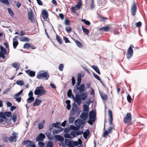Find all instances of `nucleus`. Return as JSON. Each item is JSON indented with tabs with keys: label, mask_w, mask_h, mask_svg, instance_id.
<instances>
[{
	"label": "nucleus",
	"mask_w": 147,
	"mask_h": 147,
	"mask_svg": "<svg viewBox=\"0 0 147 147\" xmlns=\"http://www.w3.org/2000/svg\"><path fill=\"white\" fill-rule=\"evenodd\" d=\"M23 92V90H21L19 92H18V93L14 95V97H17L19 96Z\"/></svg>",
	"instance_id": "3c124183"
},
{
	"label": "nucleus",
	"mask_w": 147,
	"mask_h": 147,
	"mask_svg": "<svg viewBox=\"0 0 147 147\" xmlns=\"http://www.w3.org/2000/svg\"><path fill=\"white\" fill-rule=\"evenodd\" d=\"M45 135L42 133H40L37 136L36 140L37 141H43V139L45 138Z\"/></svg>",
	"instance_id": "4468645a"
},
{
	"label": "nucleus",
	"mask_w": 147,
	"mask_h": 147,
	"mask_svg": "<svg viewBox=\"0 0 147 147\" xmlns=\"http://www.w3.org/2000/svg\"><path fill=\"white\" fill-rule=\"evenodd\" d=\"M12 113L10 112H5V116L8 117H11V116Z\"/></svg>",
	"instance_id": "c03bdc74"
},
{
	"label": "nucleus",
	"mask_w": 147,
	"mask_h": 147,
	"mask_svg": "<svg viewBox=\"0 0 147 147\" xmlns=\"http://www.w3.org/2000/svg\"><path fill=\"white\" fill-rule=\"evenodd\" d=\"M63 39L66 43H67L70 42V41L68 40V39L66 37L64 36Z\"/></svg>",
	"instance_id": "680f3d73"
},
{
	"label": "nucleus",
	"mask_w": 147,
	"mask_h": 147,
	"mask_svg": "<svg viewBox=\"0 0 147 147\" xmlns=\"http://www.w3.org/2000/svg\"><path fill=\"white\" fill-rule=\"evenodd\" d=\"M1 51V53H3L4 54L6 55L7 54V51L6 49L3 47V46H1L0 47Z\"/></svg>",
	"instance_id": "7c9ffc66"
},
{
	"label": "nucleus",
	"mask_w": 147,
	"mask_h": 147,
	"mask_svg": "<svg viewBox=\"0 0 147 147\" xmlns=\"http://www.w3.org/2000/svg\"><path fill=\"white\" fill-rule=\"evenodd\" d=\"M65 29L67 32L68 33H70L72 31V29L70 27H66Z\"/></svg>",
	"instance_id": "09e8293b"
},
{
	"label": "nucleus",
	"mask_w": 147,
	"mask_h": 147,
	"mask_svg": "<svg viewBox=\"0 0 147 147\" xmlns=\"http://www.w3.org/2000/svg\"><path fill=\"white\" fill-rule=\"evenodd\" d=\"M64 67V65L63 64H60L59 66V70L61 71H63Z\"/></svg>",
	"instance_id": "603ef678"
},
{
	"label": "nucleus",
	"mask_w": 147,
	"mask_h": 147,
	"mask_svg": "<svg viewBox=\"0 0 147 147\" xmlns=\"http://www.w3.org/2000/svg\"><path fill=\"white\" fill-rule=\"evenodd\" d=\"M75 42L78 47H82V45L80 41L78 40H76Z\"/></svg>",
	"instance_id": "37998d69"
},
{
	"label": "nucleus",
	"mask_w": 147,
	"mask_h": 147,
	"mask_svg": "<svg viewBox=\"0 0 147 147\" xmlns=\"http://www.w3.org/2000/svg\"><path fill=\"white\" fill-rule=\"evenodd\" d=\"M13 46L14 49L16 48L17 45L18 44V42L17 39H13Z\"/></svg>",
	"instance_id": "bb28decb"
},
{
	"label": "nucleus",
	"mask_w": 147,
	"mask_h": 147,
	"mask_svg": "<svg viewBox=\"0 0 147 147\" xmlns=\"http://www.w3.org/2000/svg\"><path fill=\"white\" fill-rule=\"evenodd\" d=\"M0 117L3 118L4 119H7V118L5 116V112H1L0 113Z\"/></svg>",
	"instance_id": "a19ab883"
},
{
	"label": "nucleus",
	"mask_w": 147,
	"mask_h": 147,
	"mask_svg": "<svg viewBox=\"0 0 147 147\" xmlns=\"http://www.w3.org/2000/svg\"><path fill=\"white\" fill-rule=\"evenodd\" d=\"M45 120H43L42 122L39 123L38 125V128L39 129H40L43 128L44 124L45 123Z\"/></svg>",
	"instance_id": "cd10ccee"
},
{
	"label": "nucleus",
	"mask_w": 147,
	"mask_h": 147,
	"mask_svg": "<svg viewBox=\"0 0 147 147\" xmlns=\"http://www.w3.org/2000/svg\"><path fill=\"white\" fill-rule=\"evenodd\" d=\"M49 77V76L48 72L43 71L39 72L36 76V78L38 79H42L45 80H48Z\"/></svg>",
	"instance_id": "7ed1b4c3"
},
{
	"label": "nucleus",
	"mask_w": 147,
	"mask_h": 147,
	"mask_svg": "<svg viewBox=\"0 0 147 147\" xmlns=\"http://www.w3.org/2000/svg\"><path fill=\"white\" fill-rule=\"evenodd\" d=\"M71 12L73 13H76V10L75 7H74L72 6L71 8Z\"/></svg>",
	"instance_id": "bf43d9fd"
},
{
	"label": "nucleus",
	"mask_w": 147,
	"mask_h": 147,
	"mask_svg": "<svg viewBox=\"0 0 147 147\" xmlns=\"http://www.w3.org/2000/svg\"><path fill=\"white\" fill-rule=\"evenodd\" d=\"M20 40L22 42H28L29 41V38L25 37L23 36L22 37H21L19 38Z\"/></svg>",
	"instance_id": "393cba45"
},
{
	"label": "nucleus",
	"mask_w": 147,
	"mask_h": 147,
	"mask_svg": "<svg viewBox=\"0 0 147 147\" xmlns=\"http://www.w3.org/2000/svg\"><path fill=\"white\" fill-rule=\"evenodd\" d=\"M34 97H29L27 100V102L29 103H31L34 101Z\"/></svg>",
	"instance_id": "473e14b6"
},
{
	"label": "nucleus",
	"mask_w": 147,
	"mask_h": 147,
	"mask_svg": "<svg viewBox=\"0 0 147 147\" xmlns=\"http://www.w3.org/2000/svg\"><path fill=\"white\" fill-rule=\"evenodd\" d=\"M108 113L109 116V123L110 125H112L113 124L112 121L113 120V115L112 111L111 110H108Z\"/></svg>",
	"instance_id": "dca6fc26"
},
{
	"label": "nucleus",
	"mask_w": 147,
	"mask_h": 147,
	"mask_svg": "<svg viewBox=\"0 0 147 147\" xmlns=\"http://www.w3.org/2000/svg\"><path fill=\"white\" fill-rule=\"evenodd\" d=\"M28 15L29 19L31 22H34V18L33 13L32 9L31 8L29 9L28 10Z\"/></svg>",
	"instance_id": "0eeeda50"
},
{
	"label": "nucleus",
	"mask_w": 147,
	"mask_h": 147,
	"mask_svg": "<svg viewBox=\"0 0 147 147\" xmlns=\"http://www.w3.org/2000/svg\"><path fill=\"white\" fill-rule=\"evenodd\" d=\"M88 114L86 113L83 112L81 114L80 117L84 120H85L88 118Z\"/></svg>",
	"instance_id": "4be33fe9"
},
{
	"label": "nucleus",
	"mask_w": 147,
	"mask_h": 147,
	"mask_svg": "<svg viewBox=\"0 0 147 147\" xmlns=\"http://www.w3.org/2000/svg\"><path fill=\"white\" fill-rule=\"evenodd\" d=\"M56 38L59 43L60 44H61L62 43V40L61 39L59 36L58 35H57L56 36Z\"/></svg>",
	"instance_id": "ea45409f"
},
{
	"label": "nucleus",
	"mask_w": 147,
	"mask_h": 147,
	"mask_svg": "<svg viewBox=\"0 0 147 147\" xmlns=\"http://www.w3.org/2000/svg\"><path fill=\"white\" fill-rule=\"evenodd\" d=\"M84 111L85 112H88L89 111L88 107L86 105H84L83 106Z\"/></svg>",
	"instance_id": "e433bc0d"
},
{
	"label": "nucleus",
	"mask_w": 147,
	"mask_h": 147,
	"mask_svg": "<svg viewBox=\"0 0 147 147\" xmlns=\"http://www.w3.org/2000/svg\"><path fill=\"white\" fill-rule=\"evenodd\" d=\"M114 128V125L111 127H110L108 128L107 130H105L103 133L102 135L103 138H106L107 136L109 134L111 133L112 130Z\"/></svg>",
	"instance_id": "6e6552de"
},
{
	"label": "nucleus",
	"mask_w": 147,
	"mask_h": 147,
	"mask_svg": "<svg viewBox=\"0 0 147 147\" xmlns=\"http://www.w3.org/2000/svg\"><path fill=\"white\" fill-rule=\"evenodd\" d=\"M131 46H132L133 48L134 47L133 45H130V47L127 50V57L128 59L131 58L132 56L133 53V50L131 48Z\"/></svg>",
	"instance_id": "9d476101"
},
{
	"label": "nucleus",
	"mask_w": 147,
	"mask_h": 147,
	"mask_svg": "<svg viewBox=\"0 0 147 147\" xmlns=\"http://www.w3.org/2000/svg\"><path fill=\"white\" fill-rule=\"evenodd\" d=\"M0 2L5 5H8L9 4L8 0H0Z\"/></svg>",
	"instance_id": "f704fd0d"
},
{
	"label": "nucleus",
	"mask_w": 147,
	"mask_h": 147,
	"mask_svg": "<svg viewBox=\"0 0 147 147\" xmlns=\"http://www.w3.org/2000/svg\"><path fill=\"white\" fill-rule=\"evenodd\" d=\"M85 89L84 85V84H81L80 86L77 87L76 89L79 90L80 93H82L84 90Z\"/></svg>",
	"instance_id": "412c9836"
},
{
	"label": "nucleus",
	"mask_w": 147,
	"mask_h": 147,
	"mask_svg": "<svg viewBox=\"0 0 147 147\" xmlns=\"http://www.w3.org/2000/svg\"><path fill=\"white\" fill-rule=\"evenodd\" d=\"M93 75L94 78H96V79H97L98 80H99V81L100 80V78L98 76L97 74H95L94 73H93Z\"/></svg>",
	"instance_id": "5fc2aeb1"
},
{
	"label": "nucleus",
	"mask_w": 147,
	"mask_h": 147,
	"mask_svg": "<svg viewBox=\"0 0 147 147\" xmlns=\"http://www.w3.org/2000/svg\"><path fill=\"white\" fill-rule=\"evenodd\" d=\"M8 12L9 14H10L11 16L14 15V13L12 10L10 8H7Z\"/></svg>",
	"instance_id": "de8ad7c7"
},
{
	"label": "nucleus",
	"mask_w": 147,
	"mask_h": 147,
	"mask_svg": "<svg viewBox=\"0 0 147 147\" xmlns=\"http://www.w3.org/2000/svg\"><path fill=\"white\" fill-rule=\"evenodd\" d=\"M12 136L9 137L8 138L9 141L11 142H16L17 137L18 134L15 132H13L12 134Z\"/></svg>",
	"instance_id": "f8f14e48"
},
{
	"label": "nucleus",
	"mask_w": 147,
	"mask_h": 147,
	"mask_svg": "<svg viewBox=\"0 0 147 147\" xmlns=\"http://www.w3.org/2000/svg\"><path fill=\"white\" fill-rule=\"evenodd\" d=\"M33 95V93L32 91H30L28 94V96H29V97H33L32 96Z\"/></svg>",
	"instance_id": "338daca9"
},
{
	"label": "nucleus",
	"mask_w": 147,
	"mask_h": 147,
	"mask_svg": "<svg viewBox=\"0 0 147 147\" xmlns=\"http://www.w3.org/2000/svg\"><path fill=\"white\" fill-rule=\"evenodd\" d=\"M111 29V28L109 26H105L100 28V30L105 32H108L110 31Z\"/></svg>",
	"instance_id": "a211bd4d"
},
{
	"label": "nucleus",
	"mask_w": 147,
	"mask_h": 147,
	"mask_svg": "<svg viewBox=\"0 0 147 147\" xmlns=\"http://www.w3.org/2000/svg\"><path fill=\"white\" fill-rule=\"evenodd\" d=\"M127 99L128 101L130 103L131 102V98L129 94H128L127 96Z\"/></svg>",
	"instance_id": "13d9d810"
},
{
	"label": "nucleus",
	"mask_w": 147,
	"mask_h": 147,
	"mask_svg": "<svg viewBox=\"0 0 147 147\" xmlns=\"http://www.w3.org/2000/svg\"><path fill=\"white\" fill-rule=\"evenodd\" d=\"M82 30H83L85 34L86 35H88V33L89 32V30L87 29L84 28V27L83 26H82Z\"/></svg>",
	"instance_id": "2f4dec72"
},
{
	"label": "nucleus",
	"mask_w": 147,
	"mask_h": 147,
	"mask_svg": "<svg viewBox=\"0 0 147 147\" xmlns=\"http://www.w3.org/2000/svg\"><path fill=\"white\" fill-rule=\"evenodd\" d=\"M65 145L69 147H74L75 146H78V143L77 142H74L72 140L69 139H65Z\"/></svg>",
	"instance_id": "20e7f679"
},
{
	"label": "nucleus",
	"mask_w": 147,
	"mask_h": 147,
	"mask_svg": "<svg viewBox=\"0 0 147 147\" xmlns=\"http://www.w3.org/2000/svg\"><path fill=\"white\" fill-rule=\"evenodd\" d=\"M53 144L52 141H49L47 144L46 147H53Z\"/></svg>",
	"instance_id": "4c0bfd02"
},
{
	"label": "nucleus",
	"mask_w": 147,
	"mask_h": 147,
	"mask_svg": "<svg viewBox=\"0 0 147 147\" xmlns=\"http://www.w3.org/2000/svg\"><path fill=\"white\" fill-rule=\"evenodd\" d=\"M65 24L66 26H69L70 25L69 21L67 19H66L65 20Z\"/></svg>",
	"instance_id": "6e6d98bb"
},
{
	"label": "nucleus",
	"mask_w": 147,
	"mask_h": 147,
	"mask_svg": "<svg viewBox=\"0 0 147 147\" xmlns=\"http://www.w3.org/2000/svg\"><path fill=\"white\" fill-rule=\"evenodd\" d=\"M89 131L88 130H86L84 132L83 134L84 137L85 139L87 138V136H88L89 134Z\"/></svg>",
	"instance_id": "c756f323"
},
{
	"label": "nucleus",
	"mask_w": 147,
	"mask_h": 147,
	"mask_svg": "<svg viewBox=\"0 0 147 147\" xmlns=\"http://www.w3.org/2000/svg\"><path fill=\"white\" fill-rule=\"evenodd\" d=\"M72 83L73 86H74L75 83V79L74 76L72 77Z\"/></svg>",
	"instance_id": "052dcab7"
},
{
	"label": "nucleus",
	"mask_w": 147,
	"mask_h": 147,
	"mask_svg": "<svg viewBox=\"0 0 147 147\" xmlns=\"http://www.w3.org/2000/svg\"><path fill=\"white\" fill-rule=\"evenodd\" d=\"M75 119V118L73 117V116H70V115H69V122L70 123H73Z\"/></svg>",
	"instance_id": "72a5a7b5"
},
{
	"label": "nucleus",
	"mask_w": 147,
	"mask_h": 147,
	"mask_svg": "<svg viewBox=\"0 0 147 147\" xmlns=\"http://www.w3.org/2000/svg\"><path fill=\"white\" fill-rule=\"evenodd\" d=\"M64 137L66 138H71V137L70 134L69 133H66L65 134L64 136Z\"/></svg>",
	"instance_id": "4d7b16f0"
},
{
	"label": "nucleus",
	"mask_w": 147,
	"mask_h": 147,
	"mask_svg": "<svg viewBox=\"0 0 147 147\" xmlns=\"http://www.w3.org/2000/svg\"><path fill=\"white\" fill-rule=\"evenodd\" d=\"M30 48V45L28 43H26L24 45V48L25 49H29Z\"/></svg>",
	"instance_id": "79ce46f5"
},
{
	"label": "nucleus",
	"mask_w": 147,
	"mask_h": 147,
	"mask_svg": "<svg viewBox=\"0 0 147 147\" xmlns=\"http://www.w3.org/2000/svg\"><path fill=\"white\" fill-rule=\"evenodd\" d=\"M88 93L87 92L80 93L79 95L77 94L75 95V102L77 103L78 105H80L81 103V100L84 101L87 97Z\"/></svg>",
	"instance_id": "f257e3e1"
},
{
	"label": "nucleus",
	"mask_w": 147,
	"mask_h": 147,
	"mask_svg": "<svg viewBox=\"0 0 147 147\" xmlns=\"http://www.w3.org/2000/svg\"><path fill=\"white\" fill-rule=\"evenodd\" d=\"M16 99V100L18 101V102H20L21 100V98L20 97H14Z\"/></svg>",
	"instance_id": "0e129e2a"
},
{
	"label": "nucleus",
	"mask_w": 147,
	"mask_h": 147,
	"mask_svg": "<svg viewBox=\"0 0 147 147\" xmlns=\"http://www.w3.org/2000/svg\"><path fill=\"white\" fill-rule=\"evenodd\" d=\"M82 74L81 73H79L78 75L77 80L81 81L82 80Z\"/></svg>",
	"instance_id": "864d4df0"
},
{
	"label": "nucleus",
	"mask_w": 147,
	"mask_h": 147,
	"mask_svg": "<svg viewBox=\"0 0 147 147\" xmlns=\"http://www.w3.org/2000/svg\"><path fill=\"white\" fill-rule=\"evenodd\" d=\"M60 123H54L52 124V126L53 127L58 128L60 125Z\"/></svg>",
	"instance_id": "a18cd8bd"
},
{
	"label": "nucleus",
	"mask_w": 147,
	"mask_h": 147,
	"mask_svg": "<svg viewBox=\"0 0 147 147\" xmlns=\"http://www.w3.org/2000/svg\"><path fill=\"white\" fill-rule=\"evenodd\" d=\"M131 119V114L130 113H127L125 117L124 118L123 122L125 123H128L129 122Z\"/></svg>",
	"instance_id": "9b49d317"
},
{
	"label": "nucleus",
	"mask_w": 147,
	"mask_h": 147,
	"mask_svg": "<svg viewBox=\"0 0 147 147\" xmlns=\"http://www.w3.org/2000/svg\"><path fill=\"white\" fill-rule=\"evenodd\" d=\"M46 93V91L44 87L42 86H39L36 88L34 91V94L35 95H38L41 96L45 95Z\"/></svg>",
	"instance_id": "f03ea898"
},
{
	"label": "nucleus",
	"mask_w": 147,
	"mask_h": 147,
	"mask_svg": "<svg viewBox=\"0 0 147 147\" xmlns=\"http://www.w3.org/2000/svg\"><path fill=\"white\" fill-rule=\"evenodd\" d=\"M42 16L43 18L45 20H46L48 17V14L47 12L45 10H43L42 12Z\"/></svg>",
	"instance_id": "aec40b11"
},
{
	"label": "nucleus",
	"mask_w": 147,
	"mask_h": 147,
	"mask_svg": "<svg viewBox=\"0 0 147 147\" xmlns=\"http://www.w3.org/2000/svg\"><path fill=\"white\" fill-rule=\"evenodd\" d=\"M75 125L80 128L82 124V121L79 119L76 120L75 121Z\"/></svg>",
	"instance_id": "5701e85b"
},
{
	"label": "nucleus",
	"mask_w": 147,
	"mask_h": 147,
	"mask_svg": "<svg viewBox=\"0 0 147 147\" xmlns=\"http://www.w3.org/2000/svg\"><path fill=\"white\" fill-rule=\"evenodd\" d=\"M100 94L101 97L104 100H106L107 99V96L106 94L101 92H100Z\"/></svg>",
	"instance_id": "b1692460"
},
{
	"label": "nucleus",
	"mask_w": 147,
	"mask_h": 147,
	"mask_svg": "<svg viewBox=\"0 0 147 147\" xmlns=\"http://www.w3.org/2000/svg\"><path fill=\"white\" fill-rule=\"evenodd\" d=\"M77 105L75 103L73 104L72 109L71 110L70 113L71 116H73L74 114L77 111Z\"/></svg>",
	"instance_id": "2eb2a0df"
},
{
	"label": "nucleus",
	"mask_w": 147,
	"mask_h": 147,
	"mask_svg": "<svg viewBox=\"0 0 147 147\" xmlns=\"http://www.w3.org/2000/svg\"><path fill=\"white\" fill-rule=\"evenodd\" d=\"M12 65L14 68H18V69L19 68L20 66V64L17 63H13L12 64Z\"/></svg>",
	"instance_id": "c9c22d12"
},
{
	"label": "nucleus",
	"mask_w": 147,
	"mask_h": 147,
	"mask_svg": "<svg viewBox=\"0 0 147 147\" xmlns=\"http://www.w3.org/2000/svg\"><path fill=\"white\" fill-rule=\"evenodd\" d=\"M17 84L21 86L24 85V82L22 80H18L16 81Z\"/></svg>",
	"instance_id": "49530a36"
},
{
	"label": "nucleus",
	"mask_w": 147,
	"mask_h": 147,
	"mask_svg": "<svg viewBox=\"0 0 147 147\" xmlns=\"http://www.w3.org/2000/svg\"><path fill=\"white\" fill-rule=\"evenodd\" d=\"M82 22H84V24L87 25H89L90 24V22L88 20H86L85 19H82L81 20Z\"/></svg>",
	"instance_id": "58836bf2"
},
{
	"label": "nucleus",
	"mask_w": 147,
	"mask_h": 147,
	"mask_svg": "<svg viewBox=\"0 0 147 147\" xmlns=\"http://www.w3.org/2000/svg\"><path fill=\"white\" fill-rule=\"evenodd\" d=\"M42 102V101L41 100L38 99H36L35 101L33 104V105L34 106H39L40 105Z\"/></svg>",
	"instance_id": "6ab92c4d"
},
{
	"label": "nucleus",
	"mask_w": 147,
	"mask_h": 147,
	"mask_svg": "<svg viewBox=\"0 0 147 147\" xmlns=\"http://www.w3.org/2000/svg\"><path fill=\"white\" fill-rule=\"evenodd\" d=\"M141 26V22H139L136 23V26L137 27H140Z\"/></svg>",
	"instance_id": "e2e57ef3"
},
{
	"label": "nucleus",
	"mask_w": 147,
	"mask_h": 147,
	"mask_svg": "<svg viewBox=\"0 0 147 147\" xmlns=\"http://www.w3.org/2000/svg\"><path fill=\"white\" fill-rule=\"evenodd\" d=\"M70 134L74 137H75L77 136L76 131H72L71 132Z\"/></svg>",
	"instance_id": "8fccbe9b"
},
{
	"label": "nucleus",
	"mask_w": 147,
	"mask_h": 147,
	"mask_svg": "<svg viewBox=\"0 0 147 147\" xmlns=\"http://www.w3.org/2000/svg\"><path fill=\"white\" fill-rule=\"evenodd\" d=\"M70 129L72 130H75L76 129V127L74 125H71L70 126Z\"/></svg>",
	"instance_id": "774afa93"
},
{
	"label": "nucleus",
	"mask_w": 147,
	"mask_h": 147,
	"mask_svg": "<svg viewBox=\"0 0 147 147\" xmlns=\"http://www.w3.org/2000/svg\"><path fill=\"white\" fill-rule=\"evenodd\" d=\"M92 68L99 74H100V72L98 67L96 66L92 65Z\"/></svg>",
	"instance_id": "c85d7f7f"
},
{
	"label": "nucleus",
	"mask_w": 147,
	"mask_h": 147,
	"mask_svg": "<svg viewBox=\"0 0 147 147\" xmlns=\"http://www.w3.org/2000/svg\"><path fill=\"white\" fill-rule=\"evenodd\" d=\"M137 4L135 1L133 2L132 5L131 7V15L134 16L136 15L137 11Z\"/></svg>",
	"instance_id": "423d86ee"
},
{
	"label": "nucleus",
	"mask_w": 147,
	"mask_h": 147,
	"mask_svg": "<svg viewBox=\"0 0 147 147\" xmlns=\"http://www.w3.org/2000/svg\"><path fill=\"white\" fill-rule=\"evenodd\" d=\"M67 96L69 98H74L75 101V98H74V95L72 93V91L71 89H69L67 93Z\"/></svg>",
	"instance_id": "a878e982"
},
{
	"label": "nucleus",
	"mask_w": 147,
	"mask_h": 147,
	"mask_svg": "<svg viewBox=\"0 0 147 147\" xmlns=\"http://www.w3.org/2000/svg\"><path fill=\"white\" fill-rule=\"evenodd\" d=\"M26 72L29 76L31 77H34L35 74V73L34 71H31L29 69L26 71Z\"/></svg>",
	"instance_id": "f3484780"
},
{
	"label": "nucleus",
	"mask_w": 147,
	"mask_h": 147,
	"mask_svg": "<svg viewBox=\"0 0 147 147\" xmlns=\"http://www.w3.org/2000/svg\"><path fill=\"white\" fill-rule=\"evenodd\" d=\"M12 119L14 122H15L17 119L16 116L15 115H13L12 117Z\"/></svg>",
	"instance_id": "69168bd1"
},
{
	"label": "nucleus",
	"mask_w": 147,
	"mask_h": 147,
	"mask_svg": "<svg viewBox=\"0 0 147 147\" xmlns=\"http://www.w3.org/2000/svg\"><path fill=\"white\" fill-rule=\"evenodd\" d=\"M22 144L23 145H26L28 147H35V145L34 142L30 141L28 140L24 141Z\"/></svg>",
	"instance_id": "1a4fd4ad"
},
{
	"label": "nucleus",
	"mask_w": 147,
	"mask_h": 147,
	"mask_svg": "<svg viewBox=\"0 0 147 147\" xmlns=\"http://www.w3.org/2000/svg\"><path fill=\"white\" fill-rule=\"evenodd\" d=\"M89 120L88 122L90 125L93 124V123L95 120V115L93 111L90 112L89 113Z\"/></svg>",
	"instance_id": "39448f33"
},
{
	"label": "nucleus",
	"mask_w": 147,
	"mask_h": 147,
	"mask_svg": "<svg viewBox=\"0 0 147 147\" xmlns=\"http://www.w3.org/2000/svg\"><path fill=\"white\" fill-rule=\"evenodd\" d=\"M55 138L57 141L62 142L61 143L59 144L60 146H63L64 143L63 142L64 139V138L60 135H56L55 136Z\"/></svg>",
	"instance_id": "ddd939ff"
}]
</instances>
